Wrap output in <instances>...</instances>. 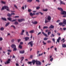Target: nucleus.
Here are the masks:
<instances>
[{"mask_svg":"<svg viewBox=\"0 0 66 66\" xmlns=\"http://www.w3.org/2000/svg\"><path fill=\"white\" fill-rule=\"evenodd\" d=\"M19 16H15V18H19Z\"/></svg>","mask_w":66,"mask_h":66,"instance_id":"nucleus-53","label":"nucleus"},{"mask_svg":"<svg viewBox=\"0 0 66 66\" xmlns=\"http://www.w3.org/2000/svg\"><path fill=\"white\" fill-rule=\"evenodd\" d=\"M63 48H66V45L65 44H63L62 45Z\"/></svg>","mask_w":66,"mask_h":66,"instance_id":"nucleus-18","label":"nucleus"},{"mask_svg":"<svg viewBox=\"0 0 66 66\" xmlns=\"http://www.w3.org/2000/svg\"><path fill=\"white\" fill-rule=\"evenodd\" d=\"M51 32L50 31L49 32H48V33H47V34L48 35H50V34H51Z\"/></svg>","mask_w":66,"mask_h":66,"instance_id":"nucleus-35","label":"nucleus"},{"mask_svg":"<svg viewBox=\"0 0 66 66\" xmlns=\"http://www.w3.org/2000/svg\"><path fill=\"white\" fill-rule=\"evenodd\" d=\"M18 21H19V22H22V21H25V20L24 19H18Z\"/></svg>","mask_w":66,"mask_h":66,"instance_id":"nucleus-7","label":"nucleus"},{"mask_svg":"<svg viewBox=\"0 0 66 66\" xmlns=\"http://www.w3.org/2000/svg\"><path fill=\"white\" fill-rule=\"evenodd\" d=\"M48 39V38L45 37L44 39V40H47Z\"/></svg>","mask_w":66,"mask_h":66,"instance_id":"nucleus-27","label":"nucleus"},{"mask_svg":"<svg viewBox=\"0 0 66 66\" xmlns=\"http://www.w3.org/2000/svg\"><path fill=\"white\" fill-rule=\"evenodd\" d=\"M43 11H44L45 12H47V11L48 10V9H43Z\"/></svg>","mask_w":66,"mask_h":66,"instance_id":"nucleus-26","label":"nucleus"},{"mask_svg":"<svg viewBox=\"0 0 66 66\" xmlns=\"http://www.w3.org/2000/svg\"><path fill=\"white\" fill-rule=\"evenodd\" d=\"M32 23H33V24H36L37 23V21H35L34 22H33Z\"/></svg>","mask_w":66,"mask_h":66,"instance_id":"nucleus-25","label":"nucleus"},{"mask_svg":"<svg viewBox=\"0 0 66 66\" xmlns=\"http://www.w3.org/2000/svg\"><path fill=\"white\" fill-rule=\"evenodd\" d=\"M21 35H23V32H21Z\"/></svg>","mask_w":66,"mask_h":66,"instance_id":"nucleus-61","label":"nucleus"},{"mask_svg":"<svg viewBox=\"0 0 66 66\" xmlns=\"http://www.w3.org/2000/svg\"><path fill=\"white\" fill-rule=\"evenodd\" d=\"M51 37H54V35L53 34H52L51 35Z\"/></svg>","mask_w":66,"mask_h":66,"instance_id":"nucleus-38","label":"nucleus"},{"mask_svg":"<svg viewBox=\"0 0 66 66\" xmlns=\"http://www.w3.org/2000/svg\"><path fill=\"white\" fill-rule=\"evenodd\" d=\"M39 13L41 15H43L44 14V13H43L41 12H39Z\"/></svg>","mask_w":66,"mask_h":66,"instance_id":"nucleus-49","label":"nucleus"},{"mask_svg":"<svg viewBox=\"0 0 66 66\" xmlns=\"http://www.w3.org/2000/svg\"><path fill=\"white\" fill-rule=\"evenodd\" d=\"M14 24H18V22L15 21L14 22Z\"/></svg>","mask_w":66,"mask_h":66,"instance_id":"nucleus-28","label":"nucleus"},{"mask_svg":"<svg viewBox=\"0 0 66 66\" xmlns=\"http://www.w3.org/2000/svg\"><path fill=\"white\" fill-rule=\"evenodd\" d=\"M33 41H31L30 42H29L28 43V45H30V46L31 47H33Z\"/></svg>","mask_w":66,"mask_h":66,"instance_id":"nucleus-5","label":"nucleus"},{"mask_svg":"<svg viewBox=\"0 0 66 66\" xmlns=\"http://www.w3.org/2000/svg\"><path fill=\"white\" fill-rule=\"evenodd\" d=\"M42 33L45 36H46V37H48V35L46 34H45V33H44V32H42Z\"/></svg>","mask_w":66,"mask_h":66,"instance_id":"nucleus-11","label":"nucleus"},{"mask_svg":"<svg viewBox=\"0 0 66 66\" xmlns=\"http://www.w3.org/2000/svg\"><path fill=\"white\" fill-rule=\"evenodd\" d=\"M3 40V39L2 38V37H1L0 38V41H1V40Z\"/></svg>","mask_w":66,"mask_h":66,"instance_id":"nucleus-54","label":"nucleus"},{"mask_svg":"<svg viewBox=\"0 0 66 66\" xmlns=\"http://www.w3.org/2000/svg\"><path fill=\"white\" fill-rule=\"evenodd\" d=\"M4 28H3V27H2L0 29V30L1 31H3V30H4Z\"/></svg>","mask_w":66,"mask_h":66,"instance_id":"nucleus-33","label":"nucleus"},{"mask_svg":"<svg viewBox=\"0 0 66 66\" xmlns=\"http://www.w3.org/2000/svg\"><path fill=\"white\" fill-rule=\"evenodd\" d=\"M64 39L65 38H63V39H62L61 40V41H63V43H64L65 42V40H64Z\"/></svg>","mask_w":66,"mask_h":66,"instance_id":"nucleus-30","label":"nucleus"},{"mask_svg":"<svg viewBox=\"0 0 66 66\" xmlns=\"http://www.w3.org/2000/svg\"><path fill=\"white\" fill-rule=\"evenodd\" d=\"M64 21L63 22V24H66V19H63Z\"/></svg>","mask_w":66,"mask_h":66,"instance_id":"nucleus-12","label":"nucleus"},{"mask_svg":"<svg viewBox=\"0 0 66 66\" xmlns=\"http://www.w3.org/2000/svg\"><path fill=\"white\" fill-rule=\"evenodd\" d=\"M32 63H33V65H34L35 64V60H32V62L28 61V64H30V66H31L32 65Z\"/></svg>","mask_w":66,"mask_h":66,"instance_id":"nucleus-2","label":"nucleus"},{"mask_svg":"<svg viewBox=\"0 0 66 66\" xmlns=\"http://www.w3.org/2000/svg\"><path fill=\"white\" fill-rule=\"evenodd\" d=\"M17 19H15L14 20H12L11 21L12 22H14V21H17Z\"/></svg>","mask_w":66,"mask_h":66,"instance_id":"nucleus-45","label":"nucleus"},{"mask_svg":"<svg viewBox=\"0 0 66 66\" xmlns=\"http://www.w3.org/2000/svg\"><path fill=\"white\" fill-rule=\"evenodd\" d=\"M44 44V45H46V43L45 42V41H43L42 42Z\"/></svg>","mask_w":66,"mask_h":66,"instance_id":"nucleus-34","label":"nucleus"},{"mask_svg":"<svg viewBox=\"0 0 66 66\" xmlns=\"http://www.w3.org/2000/svg\"><path fill=\"white\" fill-rule=\"evenodd\" d=\"M14 39H13L12 40V43H14Z\"/></svg>","mask_w":66,"mask_h":66,"instance_id":"nucleus-58","label":"nucleus"},{"mask_svg":"<svg viewBox=\"0 0 66 66\" xmlns=\"http://www.w3.org/2000/svg\"><path fill=\"white\" fill-rule=\"evenodd\" d=\"M7 16H9V17H11V16H12V15L10 14V13H8L7 15Z\"/></svg>","mask_w":66,"mask_h":66,"instance_id":"nucleus-31","label":"nucleus"},{"mask_svg":"<svg viewBox=\"0 0 66 66\" xmlns=\"http://www.w3.org/2000/svg\"><path fill=\"white\" fill-rule=\"evenodd\" d=\"M1 2L3 4H5V2H4V1H2Z\"/></svg>","mask_w":66,"mask_h":66,"instance_id":"nucleus-41","label":"nucleus"},{"mask_svg":"<svg viewBox=\"0 0 66 66\" xmlns=\"http://www.w3.org/2000/svg\"><path fill=\"white\" fill-rule=\"evenodd\" d=\"M49 22V21H47V20H46V19H45V23H47V22Z\"/></svg>","mask_w":66,"mask_h":66,"instance_id":"nucleus-36","label":"nucleus"},{"mask_svg":"<svg viewBox=\"0 0 66 66\" xmlns=\"http://www.w3.org/2000/svg\"><path fill=\"white\" fill-rule=\"evenodd\" d=\"M47 42L48 44L50 43H51V42L50 40H48L47 41Z\"/></svg>","mask_w":66,"mask_h":66,"instance_id":"nucleus-43","label":"nucleus"},{"mask_svg":"<svg viewBox=\"0 0 66 66\" xmlns=\"http://www.w3.org/2000/svg\"><path fill=\"white\" fill-rule=\"evenodd\" d=\"M14 7H15V8H16V9H18V7H17V5H16V4L14 5Z\"/></svg>","mask_w":66,"mask_h":66,"instance_id":"nucleus-32","label":"nucleus"},{"mask_svg":"<svg viewBox=\"0 0 66 66\" xmlns=\"http://www.w3.org/2000/svg\"><path fill=\"white\" fill-rule=\"evenodd\" d=\"M41 34V32H39V33H38L37 35H39V34Z\"/></svg>","mask_w":66,"mask_h":66,"instance_id":"nucleus-62","label":"nucleus"},{"mask_svg":"<svg viewBox=\"0 0 66 66\" xmlns=\"http://www.w3.org/2000/svg\"><path fill=\"white\" fill-rule=\"evenodd\" d=\"M11 59H8V61H7L6 62H5V64H9L10 63V61H11Z\"/></svg>","mask_w":66,"mask_h":66,"instance_id":"nucleus-6","label":"nucleus"},{"mask_svg":"<svg viewBox=\"0 0 66 66\" xmlns=\"http://www.w3.org/2000/svg\"><path fill=\"white\" fill-rule=\"evenodd\" d=\"M6 9L7 11H9V7L7 6H4L2 7V8L1 9V10L2 11L4 9Z\"/></svg>","mask_w":66,"mask_h":66,"instance_id":"nucleus-4","label":"nucleus"},{"mask_svg":"<svg viewBox=\"0 0 66 66\" xmlns=\"http://www.w3.org/2000/svg\"><path fill=\"white\" fill-rule=\"evenodd\" d=\"M22 48V46H21L20 45H19V48L20 49H21Z\"/></svg>","mask_w":66,"mask_h":66,"instance_id":"nucleus-17","label":"nucleus"},{"mask_svg":"<svg viewBox=\"0 0 66 66\" xmlns=\"http://www.w3.org/2000/svg\"><path fill=\"white\" fill-rule=\"evenodd\" d=\"M60 3L61 4H65L64 3H63V2L61 1H60Z\"/></svg>","mask_w":66,"mask_h":66,"instance_id":"nucleus-23","label":"nucleus"},{"mask_svg":"<svg viewBox=\"0 0 66 66\" xmlns=\"http://www.w3.org/2000/svg\"><path fill=\"white\" fill-rule=\"evenodd\" d=\"M60 31H63V29H62V28H60Z\"/></svg>","mask_w":66,"mask_h":66,"instance_id":"nucleus-52","label":"nucleus"},{"mask_svg":"<svg viewBox=\"0 0 66 66\" xmlns=\"http://www.w3.org/2000/svg\"><path fill=\"white\" fill-rule=\"evenodd\" d=\"M11 27H12V28H13L14 29H15L16 27H15V26L14 25H11Z\"/></svg>","mask_w":66,"mask_h":66,"instance_id":"nucleus-21","label":"nucleus"},{"mask_svg":"<svg viewBox=\"0 0 66 66\" xmlns=\"http://www.w3.org/2000/svg\"><path fill=\"white\" fill-rule=\"evenodd\" d=\"M10 24V23H7L5 25V26L7 27Z\"/></svg>","mask_w":66,"mask_h":66,"instance_id":"nucleus-37","label":"nucleus"},{"mask_svg":"<svg viewBox=\"0 0 66 66\" xmlns=\"http://www.w3.org/2000/svg\"><path fill=\"white\" fill-rule=\"evenodd\" d=\"M16 50H17V48H16V47L13 48V51H16Z\"/></svg>","mask_w":66,"mask_h":66,"instance_id":"nucleus-29","label":"nucleus"},{"mask_svg":"<svg viewBox=\"0 0 66 66\" xmlns=\"http://www.w3.org/2000/svg\"><path fill=\"white\" fill-rule=\"evenodd\" d=\"M8 52H12V50H7Z\"/></svg>","mask_w":66,"mask_h":66,"instance_id":"nucleus-56","label":"nucleus"},{"mask_svg":"<svg viewBox=\"0 0 66 66\" xmlns=\"http://www.w3.org/2000/svg\"><path fill=\"white\" fill-rule=\"evenodd\" d=\"M39 12L36 13V15H39Z\"/></svg>","mask_w":66,"mask_h":66,"instance_id":"nucleus-63","label":"nucleus"},{"mask_svg":"<svg viewBox=\"0 0 66 66\" xmlns=\"http://www.w3.org/2000/svg\"><path fill=\"white\" fill-rule=\"evenodd\" d=\"M32 57H33V56L32 55H31L30 56V59H32Z\"/></svg>","mask_w":66,"mask_h":66,"instance_id":"nucleus-60","label":"nucleus"},{"mask_svg":"<svg viewBox=\"0 0 66 66\" xmlns=\"http://www.w3.org/2000/svg\"><path fill=\"white\" fill-rule=\"evenodd\" d=\"M61 14L62 15H65L63 16V17H64V18L66 17V11H63L62 12H61Z\"/></svg>","mask_w":66,"mask_h":66,"instance_id":"nucleus-3","label":"nucleus"},{"mask_svg":"<svg viewBox=\"0 0 66 66\" xmlns=\"http://www.w3.org/2000/svg\"><path fill=\"white\" fill-rule=\"evenodd\" d=\"M47 28H48V27L45 26L44 27L43 29H47Z\"/></svg>","mask_w":66,"mask_h":66,"instance_id":"nucleus-44","label":"nucleus"},{"mask_svg":"<svg viewBox=\"0 0 66 66\" xmlns=\"http://www.w3.org/2000/svg\"><path fill=\"white\" fill-rule=\"evenodd\" d=\"M57 9L58 10H59V11H61V12H62V11H63V9L62 8H61L58 7V8Z\"/></svg>","mask_w":66,"mask_h":66,"instance_id":"nucleus-10","label":"nucleus"},{"mask_svg":"<svg viewBox=\"0 0 66 66\" xmlns=\"http://www.w3.org/2000/svg\"><path fill=\"white\" fill-rule=\"evenodd\" d=\"M2 19L4 20H5V21H6V19L5 18H2Z\"/></svg>","mask_w":66,"mask_h":66,"instance_id":"nucleus-24","label":"nucleus"},{"mask_svg":"<svg viewBox=\"0 0 66 66\" xmlns=\"http://www.w3.org/2000/svg\"><path fill=\"white\" fill-rule=\"evenodd\" d=\"M34 30H31L29 31L30 33H34Z\"/></svg>","mask_w":66,"mask_h":66,"instance_id":"nucleus-22","label":"nucleus"},{"mask_svg":"<svg viewBox=\"0 0 66 66\" xmlns=\"http://www.w3.org/2000/svg\"><path fill=\"white\" fill-rule=\"evenodd\" d=\"M30 16H33V14L32 12H31L30 13Z\"/></svg>","mask_w":66,"mask_h":66,"instance_id":"nucleus-39","label":"nucleus"},{"mask_svg":"<svg viewBox=\"0 0 66 66\" xmlns=\"http://www.w3.org/2000/svg\"><path fill=\"white\" fill-rule=\"evenodd\" d=\"M26 35H27V36H29V33L27 32H26Z\"/></svg>","mask_w":66,"mask_h":66,"instance_id":"nucleus-46","label":"nucleus"},{"mask_svg":"<svg viewBox=\"0 0 66 66\" xmlns=\"http://www.w3.org/2000/svg\"><path fill=\"white\" fill-rule=\"evenodd\" d=\"M31 11H32V10H31V9H28V11L29 12H31Z\"/></svg>","mask_w":66,"mask_h":66,"instance_id":"nucleus-50","label":"nucleus"},{"mask_svg":"<svg viewBox=\"0 0 66 66\" xmlns=\"http://www.w3.org/2000/svg\"><path fill=\"white\" fill-rule=\"evenodd\" d=\"M24 59V57H21L20 58V60H21L20 63H22V61L23 60V59Z\"/></svg>","mask_w":66,"mask_h":66,"instance_id":"nucleus-15","label":"nucleus"},{"mask_svg":"<svg viewBox=\"0 0 66 66\" xmlns=\"http://www.w3.org/2000/svg\"><path fill=\"white\" fill-rule=\"evenodd\" d=\"M63 23L61 22L59 23V25L60 26H61V25H62V24H63Z\"/></svg>","mask_w":66,"mask_h":66,"instance_id":"nucleus-42","label":"nucleus"},{"mask_svg":"<svg viewBox=\"0 0 66 66\" xmlns=\"http://www.w3.org/2000/svg\"><path fill=\"white\" fill-rule=\"evenodd\" d=\"M36 63V65H42V62L39 61H37V60L35 61V64Z\"/></svg>","mask_w":66,"mask_h":66,"instance_id":"nucleus-1","label":"nucleus"},{"mask_svg":"<svg viewBox=\"0 0 66 66\" xmlns=\"http://www.w3.org/2000/svg\"><path fill=\"white\" fill-rule=\"evenodd\" d=\"M7 19L8 20H9V21H12V19L11 18H7Z\"/></svg>","mask_w":66,"mask_h":66,"instance_id":"nucleus-20","label":"nucleus"},{"mask_svg":"<svg viewBox=\"0 0 66 66\" xmlns=\"http://www.w3.org/2000/svg\"><path fill=\"white\" fill-rule=\"evenodd\" d=\"M49 29L50 28H52V29H53L54 28V26H53L52 25H51V26L49 27Z\"/></svg>","mask_w":66,"mask_h":66,"instance_id":"nucleus-19","label":"nucleus"},{"mask_svg":"<svg viewBox=\"0 0 66 66\" xmlns=\"http://www.w3.org/2000/svg\"><path fill=\"white\" fill-rule=\"evenodd\" d=\"M43 53H42L41 54H39V55H38L37 56L38 57V56H40V55H43Z\"/></svg>","mask_w":66,"mask_h":66,"instance_id":"nucleus-47","label":"nucleus"},{"mask_svg":"<svg viewBox=\"0 0 66 66\" xmlns=\"http://www.w3.org/2000/svg\"><path fill=\"white\" fill-rule=\"evenodd\" d=\"M11 47L12 48H15V47H16V46L14 44L11 45Z\"/></svg>","mask_w":66,"mask_h":66,"instance_id":"nucleus-9","label":"nucleus"},{"mask_svg":"<svg viewBox=\"0 0 66 66\" xmlns=\"http://www.w3.org/2000/svg\"><path fill=\"white\" fill-rule=\"evenodd\" d=\"M40 8V7H36L37 10H39Z\"/></svg>","mask_w":66,"mask_h":66,"instance_id":"nucleus-51","label":"nucleus"},{"mask_svg":"<svg viewBox=\"0 0 66 66\" xmlns=\"http://www.w3.org/2000/svg\"><path fill=\"white\" fill-rule=\"evenodd\" d=\"M24 53V50L20 51V53L23 54Z\"/></svg>","mask_w":66,"mask_h":66,"instance_id":"nucleus-13","label":"nucleus"},{"mask_svg":"<svg viewBox=\"0 0 66 66\" xmlns=\"http://www.w3.org/2000/svg\"><path fill=\"white\" fill-rule=\"evenodd\" d=\"M61 38L60 37L58 38V39H57V42H58L59 44L60 43V40H61Z\"/></svg>","mask_w":66,"mask_h":66,"instance_id":"nucleus-14","label":"nucleus"},{"mask_svg":"<svg viewBox=\"0 0 66 66\" xmlns=\"http://www.w3.org/2000/svg\"><path fill=\"white\" fill-rule=\"evenodd\" d=\"M32 1V0H27V2H31Z\"/></svg>","mask_w":66,"mask_h":66,"instance_id":"nucleus-40","label":"nucleus"},{"mask_svg":"<svg viewBox=\"0 0 66 66\" xmlns=\"http://www.w3.org/2000/svg\"><path fill=\"white\" fill-rule=\"evenodd\" d=\"M23 43L22 42H21L20 43V45H23Z\"/></svg>","mask_w":66,"mask_h":66,"instance_id":"nucleus-57","label":"nucleus"},{"mask_svg":"<svg viewBox=\"0 0 66 66\" xmlns=\"http://www.w3.org/2000/svg\"><path fill=\"white\" fill-rule=\"evenodd\" d=\"M52 40H53V42L54 43H55V39H53Z\"/></svg>","mask_w":66,"mask_h":66,"instance_id":"nucleus-55","label":"nucleus"},{"mask_svg":"<svg viewBox=\"0 0 66 66\" xmlns=\"http://www.w3.org/2000/svg\"><path fill=\"white\" fill-rule=\"evenodd\" d=\"M53 60V58L51 59L50 60V61H51V62H52Z\"/></svg>","mask_w":66,"mask_h":66,"instance_id":"nucleus-48","label":"nucleus"},{"mask_svg":"<svg viewBox=\"0 0 66 66\" xmlns=\"http://www.w3.org/2000/svg\"><path fill=\"white\" fill-rule=\"evenodd\" d=\"M51 17L50 16H48L47 17V20H49V21H50V20H51Z\"/></svg>","mask_w":66,"mask_h":66,"instance_id":"nucleus-8","label":"nucleus"},{"mask_svg":"<svg viewBox=\"0 0 66 66\" xmlns=\"http://www.w3.org/2000/svg\"><path fill=\"white\" fill-rule=\"evenodd\" d=\"M63 30L64 31H65L66 30V28H63Z\"/></svg>","mask_w":66,"mask_h":66,"instance_id":"nucleus-59","label":"nucleus"},{"mask_svg":"<svg viewBox=\"0 0 66 66\" xmlns=\"http://www.w3.org/2000/svg\"><path fill=\"white\" fill-rule=\"evenodd\" d=\"M22 32L23 33H24V30H22Z\"/></svg>","mask_w":66,"mask_h":66,"instance_id":"nucleus-64","label":"nucleus"},{"mask_svg":"<svg viewBox=\"0 0 66 66\" xmlns=\"http://www.w3.org/2000/svg\"><path fill=\"white\" fill-rule=\"evenodd\" d=\"M29 37H27L25 38V39L26 41H27V40L28 39H29Z\"/></svg>","mask_w":66,"mask_h":66,"instance_id":"nucleus-16","label":"nucleus"}]
</instances>
